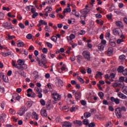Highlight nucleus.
<instances>
[{"instance_id":"obj_1","label":"nucleus","mask_w":127,"mask_h":127,"mask_svg":"<svg viewBox=\"0 0 127 127\" xmlns=\"http://www.w3.org/2000/svg\"><path fill=\"white\" fill-rule=\"evenodd\" d=\"M123 112H127V109H126V107L124 106L116 109L115 114L118 119H121L122 117H123V115H122Z\"/></svg>"},{"instance_id":"obj_2","label":"nucleus","mask_w":127,"mask_h":127,"mask_svg":"<svg viewBox=\"0 0 127 127\" xmlns=\"http://www.w3.org/2000/svg\"><path fill=\"white\" fill-rule=\"evenodd\" d=\"M82 55L86 60L90 61L91 60V54L88 51H84L82 52Z\"/></svg>"},{"instance_id":"obj_3","label":"nucleus","mask_w":127,"mask_h":127,"mask_svg":"<svg viewBox=\"0 0 127 127\" xmlns=\"http://www.w3.org/2000/svg\"><path fill=\"white\" fill-rule=\"evenodd\" d=\"M17 63L18 65V70H24V67L25 66V64H24V62L23 61L21 60H18L17 61Z\"/></svg>"},{"instance_id":"obj_4","label":"nucleus","mask_w":127,"mask_h":127,"mask_svg":"<svg viewBox=\"0 0 127 127\" xmlns=\"http://www.w3.org/2000/svg\"><path fill=\"white\" fill-rule=\"evenodd\" d=\"M113 86L114 88H117V87H119L123 89L125 86V83L124 82L118 81V83H115L113 84Z\"/></svg>"},{"instance_id":"obj_5","label":"nucleus","mask_w":127,"mask_h":127,"mask_svg":"<svg viewBox=\"0 0 127 127\" xmlns=\"http://www.w3.org/2000/svg\"><path fill=\"white\" fill-rule=\"evenodd\" d=\"M25 110H26V107H25V106H22L20 108V110L18 112V115L19 116H23L24 114L25 113Z\"/></svg>"},{"instance_id":"obj_6","label":"nucleus","mask_w":127,"mask_h":127,"mask_svg":"<svg viewBox=\"0 0 127 127\" xmlns=\"http://www.w3.org/2000/svg\"><path fill=\"white\" fill-rule=\"evenodd\" d=\"M3 27L6 28L7 29H12V25L11 23H8L7 22L3 23L2 24Z\"/></svg>"},{"instance_id":"obj_7","label":"nucleus","mask_w":127,"mask_h":127,"mask_svg":"<svg viewBox=\"0 0 127 127\" xmlns=\"http://www.w3.org/2000/svg\"><path fill=\"white\" fill-rule=\"evenodd\" d=\"M110 100L112 103H115L116 105H119L121 102V100L119 98H115L114 97H111Z\"/></svg>"},{"instance_id":"obj_8","label":"nucleus","mask_w":127,"mask_h":127,"mask_svg":"<svg viewBox=\"0 0 127 127\" xmlns=\"http://www.w3.org/2000/svg\"><path fill=\"white\" fill-rule=\"evenodd\" d=\"M52 97L55 101H59L61 99V96L57 93H53Z\"/></svg>"},{"instance_id":"obj_9","label":"nucleus","mask_w":127,"mask_h":127,"mask_svg":"<svg viewBox=\"0 0 127 127\" xmlns=\"http://www.w3.org/2000/svg\"><path fill=\"white\" fill-rule=\"evenodd\" d=\"M41 61L42 63V64L44 65V66L45 65V64H46L47 61H46V58L45 57H46V56H45V55L44 54H42L41 56Z\"/></svg>"},{"instance_id":"obj_10","label":"nucleus","mask_w":127,"mask_h":127,"mask_svg":"<svg viewBox=\"0 0 127 127\" xmlns=\"http://www.w3.org/2000/svg\"><path fill=\"white\" fill-rule=\"evenodd\" d=\"M89 12H90V9L87 8L80 10V13L84 15H87V14L89 13Z\"/></svg>"},{"instance_id":"obj_11","label":"nucleus","mask_w":127,"mask_h":127,"mask_svg":"<svg viewBox=\"0 0 127 127\" xmlns=\"http://www.w3.org/2000/svg\"><path fill=\"white\" fill-rule=\"evenodd\" d=\"M114 51V48L113 47H110L108 49L107 55L108 56H112L113 55V52Z\"/></svg>"},{"instance_id":"obj_12","label":"nucleus","mask_w":127,"mask_h":127,"mask_svg":"<svg viewBox=\"0 0 127 127\" xmlns=\"http://www.w3.org/2000/svg\"><path fill=\"white\" fill-rule=\"evenodd\" d=\"M66 12H71V8H70V4H68L67 5V8L64 9V10L63 12V14L65 15V14Z\"/></svg>"},{"instance_id":"obj_13","label":"nucleus","mask_w":127,"mask_h":127,"mask_svg":"<svg viewBox=\"0 0 127 127\" xmlns=\"http://www.w3.org/2000/svg\"><path fill=\"white\" fill-rule=\"evenodd\" d=\"M75 98L76 101H79L81 99V92L79 91L75 93Z\"/></svg>"},{"instance_id":"obj_14","label":"nucleus","mask_w":127,"mask_h":127,"mask_svg":"<svg viewBox=\"0 0 127 127\" xmlns=\"http://www.w3.org/2000/svg\"><path fill=\"white\" fill-rule=\"evenodd\" d=\"M17 73L21 76H22L24 78L26 77V75L24 73V71H23V69H19L17 71Z\"/></svg>"},{"instance_id":"obj_15","label":"nucleus","mask_w":127,"mask_h":127,"mask_svg":"<svg viewBox=\"0 0 127 127\" xmlns=\"http://www.w3.org/2000/svg\"><path fill=\"white\" fill-rule=\"evenodd\" d=\"M41 114L42 117H45L46 118L47 117V113H46V110H45L44 108H43L41 110Z\"/></svg>"},{"instance_id":"obj_16","label":"nucleus","mask_w":127,"mask_h":127,"mask_svg":"<svg viewBox=\"0 0 127 127\" xmlns=\"http://www.w3.org/2000/svg\"><path fill=\"white\" fill-rule=\"evenodd\" d=\"M118 96L119 97V98H121V99H123V100H125L127 98V96L126 95L122 93L121 92H119L118 93Z\"/></svg>"},{"instance_id":"obj_17","label":"nucleus","mask_w":127,"mask_h":127,"mask_svg":"<svg viewBox=\"0 0 127 127\" xmlns=\"http://www.w3.org/2000/svg\"><path fill=\"white\" fill-rule=\"evenodd\" d=\"M87 17V15H81L80 16V19H81V20L80 21V23H81V24H83V25H85V24H86V22H85V21L86 20V17ZM83 17L84 20H82V19H83L82 18Z\"/></svg>"},{"instance_id":"obj_18","label":"nucleus","mask_w":127,"mask_h":127,"mask_svg":"<svg viewBox=\"0 0 127 127\" xmlns=\"http://www.w3.org/2000/svg\"><path fill=\"white\" fill-rule=\"evenodd\" d=\"M63 127H72V124L69 122H64L63 125Z\"/></svg>"},{"instance_id":"obj_19","label":"nucleus","mask_w":127,"mask_h":127,"mask_svg":"<svg viewBox=\"0 0 127 127\" xmlns=\"http://www.w3.org/2000/svg\"><path fill=\"white\" fill-rule=\"evenodd\" d=\"M36 61H37V62H38V64L39 66H41V67H43V66H44L43 64H42V61H40V59H39V58L38 57L36 58Z\"/></svg>"},{"instance_id":"obj_20","label":"nucleus","mask_w":127,"mask_h":127,"mask_svg":"<svg viewBox=\"0 0 127 127\" xmlns=\"http://www.w3.org/2000/svg\"><path fill=\"white\" fill-rule=\"evenodd\" d=\"M124 69H125V67L121 65L119 66V67L118 68L117 71L118 73H123V72L124 71Z\"/></svg>"},{"instance_id":"obj_21","label":"nucleus","mask_w":127,"mask_h":127,"mask_svg":"<svg viewBox=\"0 0 127 127\" xmlns=\"http://www.w3.org/2000/svg\"><path fill=\"white\" fill-rule=\"evenodd\" d=\"M116 24L117 26H118V27H123L124 26V24H123V22L119 21H117L116 22Z\"/></svg>"},{"instance_id":"obj_22","label":"nucleus","mask_w":127,"mask_h":127,"mask_svg":"<svg viewBox=\"0 0 127 127\" xmlns=\"http://www.w3.org/2000/svg\"><path fill=\"white\" fill-rule=\"evenodd\" d=\"M74 38L75 35L73 34H70L69 37H67V40H68V41H69V40L71 41V40H73V39H74Z\"/></svg>"},{"instance_id":"obj_23","label":"nucleus","mask_w":127,"mask_h":127,"mask_svg":"<svg viewBox=\"0 0 127 127\" xmlns=\"http://www.w3.org/2000/svg\"><path fill=\"white\" fill-rule=\"evenodd\" d=\"M17 45L18 47H23V46H24V43L22 42H19V41H18L17 42Z\"/></svg>"},{"instance_id":"obj_24","label":"nucleus","mask_w":127,"mask_h":127,"mask_svg":"<svg viewBox=\"0 0 127 127\" xmlns=\"http://www.w3.org/2000/svg\"><path fill=\"white\" fill-rule=\"evenodd\" d=\"M13 98V99H14V97H15V100H16V101H19V100H20V96L18 95V94H14V95L12 96Z\"/></svg>"},{"instance_id":"obj_25","label":"nucleus","mask_w":127,"mask_h":127,"mask_svg":"<svg viewBox=\"0 0 127 127\" xmlns=\"http://www.w3.org/2000/svg\"><path fill=\"white\" fill-rule=\"evenodd\" d=\"M73 123L75 125H78L79 127H81V126H82V121H81L76 120L73 122Z\"/></svg>"},{"instance_id":"obj_26","label":"nucleus","mask_w":127,"mask_h":127,"mask_svg":"<svg viewBox=\"0 0 127 127\" xmlns=\"http://www.w3.org/2000/svg\"><path fill=\"white\" fill-rule=\"evenodd\" d=\"M84 117L85 119H88L91 117V113L90 112H86L84 114Z\"/></svg>"},{"instance_id":"obj_27","label":"nucleus","mask_w":127,"mask_h":127,"mask_svg":"<svg viewBox=\"0 0 127 127\" xmlns=\"http://www.w3.org/2000/svg\"><path fill=\"white\" fill-rule=\"evenodd\" d=\"M33 119H35L36 121H38V114H36L35 112L33 113Z\"/></svg>"},{"instance_id":"obj_28","label":"nucleus","mask_w":127,"mask_h":127,"mask_svg":"<svg viewBox=\"0 0 127 127\" xmlns=\"http://www.w3.org/2000/svg\"><path fill=\"white\" fill-rule=\"evenodd\" d=\"M2 55L4 57H6L7 56H9V55H11V53L10 52H8L7 53H2Z\"/></svg>"},{"instance_id":"obj_29","label":"nucleus","mask_w":127,"mask_h":127,"mask_svg":"<svg viewBox=\"0 0 127 127\" xmlns=\"http://www.w3.org/2000/svg\"><path fill=\"white\" fill-rule=\"evenodd\" d=\"M113 31L115 35H120V33H119V30L118 29V28L114 29Z\"/></svg>"},{"instance_id":"obj_30","label":"nucleus","mask_w":127,"mask_h":127,"mask_svg":"<svg viewBox=\"0 0 127 127\" xmlns=\"http://www.w3.org/2000/svg\"><path fill=\"white\" fill-rule=\"evenodd\" d=\"M77 79H78V81L81 83L84 84L85 83V81H84V79L83 78H81L80 76H77Z\"/></svg>"},{"instance_id":"obj_31","label":"nucleus","mask_w":127,"mask_h":127,"mask_svg":"<svg viewBox=\"0 0 127 127\" xmlns=\"http://www.w3.org/2000/svg\"><path fill=\"white\" fill-rule=\"evenodd\" d=\"M122 92L124 93L127 95V86H125L122 88Z\"/></svg>"},{"instance_id":"obj_32","label":"nucleus","mask_w":127,"mask_h":127,"mask_svg":"<svg viewBox=\"0 0 127 127\" xmlns=\"http://www.w3.org/2000/svg\"><path fill=\"white\" fill-rule=\"evenodd\" d=\"M98 49L99 50H100V51L104 50V45L102 44H99L98 45Z\"/></svg>"},{"instance_id":"obj_33","label":"nucleus","mask_w":127,"mask_h":127,"mask_svg":"<svg viewBox=\"0 0 127 127\" xmlns=\"http://www.w3.org/2000/svg\"><path fill=\"white\" fill-rule=\"evenodd\" d=\"M45 10H47V11H46V12H47L48 13H50V12L52 10V7H47Z\"/></svg>"},{"instance_id":"obj_34","label":"nucleus","mask_w":127,"mask_h":127,"mask_svg":"<svg viewBox=\"0 0 127 127\" xmlns=\"http://www.w3.org/2000/svg\"><path fill=\"white\" fill-rule=\"evenodd\" d=\"M83 125L85 126H88L89 125V121L87 119H84L82 122Z\"/></svg>"},{"instance_id":"obj_35","label":"nucleus","mask_w":127,"mask_h":127,"mask_svg":"<svg viewBox=\"0 0 127 127\" xmlns=\"http://www.w3.org/2000/svg\"><path fill=\"white\" fill-rule=\"evenodd\" d=\"M98 76H103V73L101 71H97L95 78H98Z\"/></svg>"},{"instance_id":"obj_36","label":"nucleus","mask_w":127,"mask_h":127,"mask_svg":"<svg viewBox=\"0 0 127 127\" xmlns=\"http://www.w3.org/2000/svg\"><path fill=\"white\" fill-rule=\"evenodd\" d=\"M32 104H33V102L31 101H28L26 103V105H27V107H28V108H30V107H31V106H32Z\"/></svg>"},{"instance_id":"obj_37","label":"nucleus","mask_w":127,"mask_h":127,"mask_svg":"<svg viewBox=\"0 0 127 127\" xmlns=\"http://www.w3.org/2000/svg\"><path fill=\"white\" fill-rule=\"evenodd\" d=\"M39 21H40V23H41L42 25L43 24L44 25H47V22H46L45 21L43 20H40Z\"/></svg>"},{"instance_id":"obj_38","label":"nucleus","mask_w":127,"mask_h":127,"mask_svg":"<svg viewBox=\"0 0 127 127\" xmlns=\"http://www.w3.org/2000/svg\"><path fill=\"white\" fill-rule=\"evenodd\" d=\"M58 82L59 83V87L63 86V81H62L61 79H58Z\"/></svg>"},{"instance_id":"obj_39","label":"nucleus","mask_w":127,"mask_h":127,"mask_svg":"<svg viewBox=\"0 0 127 127\" xmlns=\"http://www.w3.org/2000/svg\"><path fill=\"white\" fill-rule=\"evenodd\" d=\"M2 78L3 80L4 81V82H5V83H6V82H7V81L6 80V76H4V75L2 74L0 75V78Z\"/></svg>"},{"instance_id":"obj_40","label":"nucleus","mask_w":127,"mask_h":127,"mask_svg":"<svg viewBox=\"0 0 127 127\" xmlns=\"http://www.w3.org/2000/svg\"><path fill=\"white\" fill-rule=\"evenodd\" d=\"M12 65L13 67H15L16 68H18V65L15 64V62L14 61H12Z\"/></svg>"},{"instance_id":"obj_41","label":"nucleus","mask_w":127,"mask_h":127,"mask_svg":"<svg viewBox=\"0 0 127 127\" xmlns=\"http://www.w3.org/2000/svg\"><path fill=\"white\" fill-rule=\"evenodd\" d=\"M46 43L47 45V47H49V48H52V46H53L52 44H51L48 42H47Z\"/></svg>"},{"instance_id":"obj_42","label":"nucleus","mask_w":127,"mask_h":127,"mask_svg":"<svg viewBox=\"0 0 127 127\" xmlns=\"http://www.w3.org/2000/svg\"><path fill=\"white\" fill-rule=\"evenodd\" d=\"M10 114H11V115H15V111H14L13 109H10L9 110Z\"/></svg>"},{"instance_id":"obj_43","label":"nucleus","mask_w":127,"mask_h":127,"mask_svg":"<svg viewBox=\"0 0 127 127\" xmlns=\"http://www.w3.org/2000/svg\"><path fill=\"white\" fill-rule=\"evenodd\" d=\"M120 60H125L126 59V56L125 55H122L119 57Z\"/></svg>"},{"instance_id":"obj_44","label":"nucleus","mask_w":127,"mask_h":127,"mask_svg":"<svg viewBox=\"0 0 127 127\" xmlns=\"http://www.w3.org/2000/svg\"><path fill=\"white\" fill-rule=\"evenodd\" d=\"M46 2H48L49 4H51L52 2H55V0H46Z\"/></svg>"},{"instance_id":"obj_45","label":"nucleus","mask_w":127,"mask_h":127,"mask_svg":"<svg viewBox=\"0 0 127 127\" xmlns=\"http://www.w3.org/2000/svg\"><path fill=\"white\" fill-rule=\"evenodd\" d=\"M98 95L100 97V99H103V97H104V93L102 92H99L98 93Z\"/></svg>"},{"instance_id":"obj_46","label":"nucleus","mask_w":127,"mask_h":127,"mask_svg":"<svg viewBox=\"0 0 127 127\" xmlns=\"http://www.w3.org/2000/svg\"><path fill=\"white\" fill-rule=\"evenodd\" d=\"M52 40L54 42H56V41H57V37L55 36H53L52 37Z\"/></svg>"},{"instance_id":"obj_47","label":"nucleus","mask_w":127,"mask_h":127,"mask_svg":"<svg viewBox=\"0 0 127 127\" xmlns=\"http://www.w3.org/2000/svg\"><path fill=\"white\" fill-rule=\"evenodd\" d=\"M88 127H94L96 126V124H95V123H91L89 124H88Z\"/></svg>"},{"instance_id":"obj_48","label":"nucleus","mask_w":127,"mask_h":127,"mask_svg":"<svg viewBox=\"0 0 127 127\" xmlns=\"http://www.w3.org/2000/svg\"><path fill=\"white\" fill-rule=\"evenodd\" d=\"M112 122H108L107 124H106V127H112Z\"/></svg>"},{"instance_id":"obj_49","label":"nucleus","mask_w":127,"mask_h":127,"mask_svg":"<svg viewBox=\"0 0 127 127\" xmlns=\"http://www.w3.org/2000/svg\"><path fill=\"white\" fill-rule=\"evenodd\" d=\"M122 73L124 76H127V69L124 70Z\"/></svg>"},{"instance_id":"obj_50","label":"nucleus","mask_w":127,"mask_h":127,"mask_svg":"<svg viewBox=\"0 0 127 127\" xmlns=\"http://www.w3.org/2000/svg\"><path fill=\"white\" fill-rule=\"evenodd\" d=\"M26 38H27V39H31V38H32V35H31V34H28L26 36Z\"/></svg>"},{"instance_id":"obj_51","label":"nucleus","mask_w":127,"mask_h":127,"mask_svg":"<svg viewBox=\"0 0 127 127\" xmlns=\"http://www.w3.org/2000/svg\"><path fill=\"white\" fill-rule=\"evenodd\" d=\"M115 74L114 73H111L109 75V78L110 79H114V78H115Z\"/></svg>"},{"instance_id":"obj_52","label":"nucleus","mask_w":127,"mask_h":127,"mask_svg":"<svg viewBox=\"0 0 127 127\" xmlns=\"http://www.w3.org/2000/svg\"><path fill=\"white\" fill-rule=\"evenodd\" d=\"M125 81V77L121 76L119 78V82H124Z\"/></svg>"},{"instance_id":"obj_53","label":"nucleus","mask_w":127,"mask_h":127,"mask_svg":"<svg viewBox=\"0 0 127 127\" xmlns=\"http://www.w3.org/2000/svg\"><path fill=\"white\" fill-rule=\"evenodd\" d=\"M2 9H3V10H6L7 11H9V10H10L9 7H4V6H3L2 7Z\"/></svg>"},{"instance_id":"obj_54","label":"nucleus","mask_w":127,"mask_h":127,"mask_svg":"<svg viewBox=\"0 0 127 127\" xmlns=\"http://www.w3.org/2000/svg\"><path fill=\"white\" fill-rule=\"evenodd\" d=\"M37 15H38V13L37 12L33 13V14L32 15V18H35V17H36Z\"/></svg>"},{"instance_id":"obj_55","label":"nucleus","mask_w":127,"mask_h":127,"mask_svg":"<svg viewBox=\"0 0 127 127\" xmlns=\"http://www.w3.org/2000/svg\"><path fill=\"white\" fill-rule=\"evenodd\" d=\"M87 72L88 74H91V73H92V70L91 69V68L87 67Z\"/></svg>"},{"instance_id":"obj_56","label":"nucleus","mask_w":127,"mask_h":127,"mask_svg":"<svg viewBox=\"0 0 127 127\" xmlns=\"http://www.w3.org/2000/svg\"><path fill=\"white\" fill-rule=\"evenodd\" d=\"M80 102L82 106H86V105H87V103L85 101V100H81Z\"/></svg>"},{"instance_id":"obj_57","label":"nucleus","mask_w":127,"mask_h":127,"mask_svg":"<svg viewBox=\"0 0 127 127\" xmlns=\"http://www.w3.org/2000/svg\"><path fill=\"white\" fill-rule=\"evenodd\" d=\"M40 102L42 106H45V101L43 99H41Z\"/></svg>"},{"instance_id":"obj_58","label":"nucleus","mask_w":127,"mask_h":127,"mask_svg":"<svg viewBox=\"0 0 127 127\" xmlns=\"http://www.w3.org/2000/svg\"><path fill=\"white\" fill-rule=\"evenodd\" d=\"M85 33H86V32L82 30L80 31V32L79 33V34H80V35H84Z\"/></svg>"},{"instance_id":"obj_59","label":"nucleus","mask_w":127,"mask_h":127,"mask_svg":"<svg viewBox=\"0 0 127 127\" xmlns=\"http://www.w3.org/2000/svg\"><path fill=\"white\" fill-rule=\"evenodd\" d=\"M42 51L44 53L46 54L47 53L48 50H47V49H46V48H44L42 50Z\"/></svg>"},{"instance_id":"obj_60","label":"nucleus","mask_w":127,"mask_h":127,"mask_svg":"<svg viewBox=\"0 0 127 127\" xmlns=\"http://www.w3.org/2000/svg\"><path fill=\"white\" fill-rule=\"evenodd\" d=\"M105 80H110V76H109V74H106L105 76Z\"/></svg>"},{"instance_id":"obj_61","label":"nucleus","mask_w":127,"mask_h":127,"mask_svg":"<svg viewBox=\"0 0 127 127\" xmlns=\"http://www.w3.org/2000/svg\"><path fill=\"white\" fill-rule=\"evenodd\" d=\"M95 16L96 18H101L102 17V15L100 14H96Z\"/></svg>"},{"instance_id":"obj_62","label":"nucleus","mask_w":127,"mask_h":127,"mask_svg":"<svg viewBox=\"0 0 127 127\" xmlns=\"http://www.w3.org/2000/svg\"><path fill=\"white\" fill-rule=\"evenodd\" d=\"M19 26L21 28H22V29H23V28H24V25L23 24H22V23H20L19 24Z\"/></svg>"},{"instance_id":"obj_63","label":"nucleus","mask_w":127,"mask_h":127,"mask_svg":"<svg viewBox=\"0 0 127 127\" xmlns=\"http://www.w3.org/2000/svg\"><path fill=\"white\" fill-rule=\"evenodd\" d=\"M37 94L38 98H42V93H41V92H38Z\"/></svg>"},{"instance_id":"obj_64","label":"nucleus","mask_w":127,"mask_h":127,"mask_svg":"<svg viewBox=\"0 0 127 127\" xmlns=\"http://www.w3.org/2000/svg\"><path fill=\"white\" fill-rule=\"evenodd\" d=\"M3 16H4V15L2 12H0V20L2 19Z\"/></svg>"}]
</instances>
